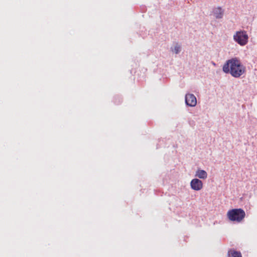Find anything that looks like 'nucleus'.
Segmentation results:
<instances>
[{
    "mask_svg": "<svg viewBox=\"0 0 257 257\" xmlns=\"http://www.w3.org/2000/svg\"><path fill=\"white\" fill-rule=\"evenodd\" d=\"M234 41L241 46H244L248 42V37L244 31H237L233 36Z\"/></svg>",
    "mask_w": 257,
    "mask_h": 257,
    "instance_id": "obj_3",
    "label": "nucleus"
},
{
    "mask_svg": "<svg viewBox=\"0 0 257 257\" xmlns=\"http://www.w3.org/2000/svg\"><path fill=\"white\" fill-rule=\"evenodd\" d=\"M190 186L193 190L199 191L203 188V183L198 179H193L190 182Z\"/></svg>",
    "mask_w": 257,
    "mask_h": 257,
    "instance_id": "obj_4",
    "label": "nucleus"
},
{
    "mask_svg": "<svg viewBox=\"0 0 257 257\" xmlns=\"http://www.w3.org/2000/svg\"><path fill=\"white\" fill-rule=\"evenodd\" d=\"M228 219L232 221L241 222L245 216L244 211L241 209H232L229 210L227 213Z\"/></svg>",
    "mask_w": 257,
    "mask_h": 257,
    "instance_id": "obj_2",
    "label": "nucleus"
},
{
    "mask_svg": "<svg viewBox=\"0 0 257 257\" xmlns=\"http://www.w3.org/2000/svg\"><path fill=\"white\" fill-rule=\"evenodd\" d=\"M214 15L217 19L221 18L223 16V11L220 8H217L213 11Z\"/></svg>",
    "mask_w": 257,
    "mask_h": 257,
    "instance_id": "obj_8",
    "label": "nucleus"
},
{
    "mask_svg": "<svg viewBox=\"0 0 257 257\" xmlns=\"http://www.w3.org/2000/svg\"><path fill=\"white\" fill-rule=\"evenodd\" d=\"M176 54H178L179 53L180 51V46L177 44L174 48V50H173Z\"/></svg>",
    "mask_w": 257,
    "mask_h": 257,
    "instance_id": "obj_9",
    "label": "nucleus"
},
{
    "mask_svg": "<svg viewBox=\"0 0 257 257\" xmlns=\"http://www.w3.org/2000/svg\"><path fill=\"white\" fill-rule=\"evenodd\" d=\"M222 70L225 73H229L234 77L238 78L245 73V67L236 58L227 60L224 64Z\"/></svg>",
    "mask_w": 257,
    "mask_h": 257,
    "instance_id": "obj_1",
    "label": "nucleus"
},
{
    "mask_svg": "<svg viewBox=\"0 0 257 257\" xmlns=\"http://www.w3.org/2000/svg\"><path fill=\"white\" fill-rule=\"evenodd\" d=\"M228 257H242L241 252L240 251H236L234 249H230L227 252Z\"/></svg>",
    "mask_w": 257,
    "mask_h": 257,
    "instance_id": "obj_6",
    "label": "nucleus"
},
{
    "mask_svg": "<svg viewBox=\"0 0 257 257\" xmlns=\"http://www.w3.org/2000/svg\"><path fill=\"white\" fill-rule=\"evenodd\" d=\"M195 176L200 179H205L207 177V174L205 171L199 169L196 172Z\"/></svg>",
    "mask_w": 257,
    "mask_h": 257,
    "instance_id": "obj_7",
    "label": "nucleus"
},
{
    "mask_svg": "<svg viewBox=\"0 0 257 257\" xmlns=\"http://www.w3.org/2000/svg\"><path fill=\"white\" fill-rule=\"evenodd\" d=\"M185 102L188 106H195L197 103L196 98L192 94H187L185 96Z\"/></svg>",
    "mask_w": 257,
    "mask_h": 257,
    "instance_id": "obj_5",
    "label": "nucleus"
}]
</instances>
